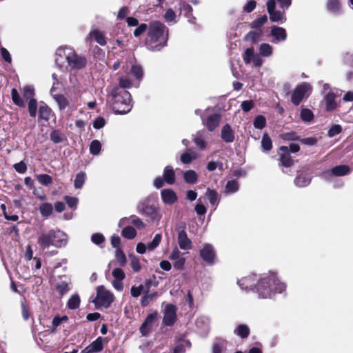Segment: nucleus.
Segmentation results:
<instances>
[{
    "label": "nucleus",
    "mask_w": 353,
    "mask_h": 353,
    "mask_svg": "<svg viewBox=\"0 0 353 353\" xmlns=\"http://www.w3.org/2000/svg\"><path fill=\"white\" fill-rule=\"evenodd\" d=\"M285 289V283L279 280L276 272L272 271L264 274L254 286V290L261 299H270L276 293H282Z\"/></svg>",
    "instance_id": "obj_1"
},
{
    "label": "nucleus",
    "mask_w": 353,
    "mask_h": 353,
    "mask_svg": "<svg viewBox=\"0 0 353 353\" xmlns=\"http://www.w3.org/2000/svg\"><path fill=\"white\" fill-rule=\"evenodd\" d=\"M168 29L161 22L155 21L150 23L145 46L152 51H159L167 43Z\"/></svg>",
    "instance_id": "obj_2"
},
{
    "label": "nucleus",
    "mask_w": 353,
    "mask_h": 353,
    "mask_svg": "<svg viewBox=\"0 0 353 353\" xmlns=\"http://www.w3.org/2000/svg\"><path fill=\"white\" fill-rule=\"evenodd\" d=\"M108 100L112 103L113 110L117 114L128 113L132 107L131 95L129 92L123 90L117 85L108 88Z\"/></svg>",
    "instance_id": "obj_3"
},
{
    "label": "nucleus",
    "mask_w": 353,
    "mask_h": 353,
    "mask_svg": "<svg viewBox=\"0 0 353 353\" xmlns=\"http://www.w3.org/2000/svg\"><path fill=\"white\" fill-rule=\"evenodd\" d=\"M56 63L61 65L65 61L66 68L70 70H81L85 67L86 59L79 55L73 48L68 46L60 47L57 50Z\"/></svg>",
    "instance_id": "obj_4"
},
{
    "label": "nucleus",
    "mask_w": 353,
    "mask_h": 353,
    "mask_svg": "<svg viewBox=\"0 0 353 353\" xmlns=\"http://www.w3.org/2000/svg\"><path fill=\"white\" fill-rule=\"evenodd\" d=\"M114 301L113 294L104 286H99L97 289V297L94 302L97 308L108 307Z\"/></svg>",
    "instance_id": "obj_5"
},
{
    "label": "nucleus",
    "mask_w": 353,
    "mask_h": 353,
    "mask_svg": "<svg viewBox=\"0 0 353 353\" xmlns=\"http://www.w3.org/2000/svg\"><path fill=\"white\" fill-rule=\"evenodd\" d=\"M312 86L308 83H302L297 85L291 96V101L294 105H298L303 100L307 98L312 92Z\"/></svg>",
    "instance_id": "obj_6"
},
{
    "label": "nucleus",
    "mask_w": 353,
    "mask_h": 353,
    "mask_svg": "<svg viewBox=\"0 0 353 353\" xmlns=\"http://www.w3.org/2000/svg\"><path fill=\"white\" fill-rule=\"evenodd\" d=\"M267 10L270 15V19L272 22L283 23L286 21L285 10H276L275 0H268L267 2Z\"/></svg>",
    "instance_id": "obj_7"
},
{
    "label": "nucleus",
    "mask_w": 353,
    "mask_h": 353,
    "mask_svg": "<svg viewBox=\"0 0 353 353\" xmlns=\"http://www.w3.org/2000/svg\"><path fill=\"white\" fill-rule=\"evenodd\" d=\"M350 169L348 165H340L327 170L321 173V176L326 181H331L333 176H343L350 173Z\"/></svg>",
    "instance_id": "obj_8"
},
{
    "label": "nucleus",
    "mask_w": 353,
    "mask_h": 353,
    "mask_svg": "<svg viewBox=\"0 0 353 353\" xmlns=\"http://www.w3.org/2000/svg\"><path fill=\"white\" fill-rule=\"evenodd\" d=\"M176 320V307L172 304L165 305L163 312V323L166 326L174 324Z\"/></svg>",
    "instance_id": "obj_9"
},
{
    "label": "nucleus",
    "mask_w": 353,
    "mask_h": 353,
    "mask_svg": "<svg viewBox=\"0 0 353 353\" xmlns=\"http://www.w3.org/2000/svg\"><path fill=\"white\" fill-rule=\"evenodd\" d=\"M54 242L52 230L42 232L39 234L37 243L41 250H45L50 245L54 247Z\"/></svg>",
    "instance_id": "obj_10"
},
{
    "label": "nucleus",
    "mask_w": 353,
    "mask_h": 353,
    "mask_svg": "<svg viewBox=\"0 0 353 353\" xmlns=\"http://www.w3.org/2000/svg\"><path fill=\"white\" fill-rule=\"evenodd\" d=\"M157 316L158 314L157 312L149 314L147 316L146 319H145L144 322L142 323L139 329L140 332L143 336H145L149 334L152 327V325L154 324L155 320L157 318Z\"/></svg>",
    "instance_id": "obj_11"
},
{
    "label": "nucleus",
    "mask_w": 353,
    "mask_h": 353,
    "mask_svg": "<svg viewBox=\"0 0 353 353\" xmlns=\"http://www.w3.org/2000/svg\"><path fill=\"white\" fill-rule=\"evenodd\" d=\"M201 257L206 263L212 264L214 262L216 254L215 251L210 244H205L200 250Z\"/></svg>",
    "instance_id": "obj_12"
},
{
    "label": "nucleus",
    "mask_w": 353,
    "mask_h": 353,
    "mask_svg": "<svg viewBox=\"0 0 353 353\" xmlns=\"http://www.w3.org/2000/svg\"><path fill=\"white\" fill-rule=\"evenodd\" d=\"M52 234L55 248H60L66 245L68 239L65 233L59 230H52Z\"/></svg>",
    "instance_id": "obj_13"
},
{
    "label": "nucleus",
    "mask_w": 353,
    "mask_h": 353,
    "mask_svg": "<svg viewBox=\"0 0 353 353\" xmlns=\"http://www.w3.org/2000/svg\"><path fill=\"white\" fill-rule=\"evenodd\" d=\"M221 121V117L219 114H213L210 115L205 120L202 118L203 125L207 129L212 132L219 125Z\"/></svg>",
    "instance_id": "obj_14"
},
{
    "label": "nucleus",
    "mask_w": 353,
    "mask_h": 353,
    "mask_svg": "<svg viewBox=\"0 0 353 353\" xmlns=\"http://www.w3.org/2000/svg\"><path fill=\"white\" fill-rule=\"evenodd\" d=\"M177 240L179 246L181 250H188L191 249L192 241L188 237L186 232L184 230L179 231Z\"/></svg>",
    "instance_id": "obj_15"
},
{
    "label": "nucleus",
    "mask_w": 353,
    "mask_h": 353,
    "mask_svg": "<svg viewBox=\"0 0 353 353\" xmlns=\"http://www.w3.org/2000/svg\"><path fill=\"white\" fill-rule=\"evenodd\" d=\"M195 325L200 334H205L210 330V319L207 316H199L196 319Z\"/></svg>",
    "instance_id": "obj_16"
},
{
    "label": "nucleus",
    "mask_w": 353,
    "mask_h": 353,
    "mask_svg": "<svg viewBox=\"0 0 353 353\" xmlns=\"http://www.w3.org/2000/svg\"><path fill=\"white\" fill-rule=\"evenodd\" d=\"M161 196L165 204L172 205L177 201L176 194L171 189H164L161 192Z\"/></svg>",
    "instance_id": "obj_17"
},
{
    "label": "nucleus",
    "mask_w": 353,
    "mask_h": 353,
    "mask_svg": "<svg viewBox=\"0 0 353 353\" xmlns=\"http://www.w3.org/2000/svg\"><path fill=\"white\" fill-rule=\"evenodd\" d=\"M92 38H94V40L97 42V43H99L100 46H103L107 43V39L105 37L104 34L97 29H93L90 32L89 34L86 38V41H88Z\"/></svg>",
    "instance_id": "obj_18"
},
{
    "label": "nucleus",
    "mask_w": 353,
    "mask_h": 353,
    "mask_svg": "<svg viewBox=\"0 0 353 353\" xmlns=\"http://www.w3.org/2000/svg\"><path fill=\"white\" fill-rule=\"evenodd\" d=\"M221 137L225 143H232L234 140V132L229 124L223 126L221 131Z\"/></svg>",
    "instance_id": "obj_19"
},
{
    "label": "nucleus",
    "mask_w": 353,
    "mask_h": 353,
    "mask_svg": "<svg viewBox=\"0 0 353 353\" xmlns=\"http://www.w3.org/2000/svg\"><path fill=\"white\" fill-rule=\"evenodd\" d=\"M271 35L274 38L275 43L284 41L286 40L287 34L283 28L273 26L271 28Z\"/></svg>",
    "instance_id": "obj_20"
},
{
    "label": "nucleus",
    "mask_w": 353,
    "mask_h": 353,
    "mask_svg": "<svg viewBox=\"0 0 353 353\" xmlns=\"http://www.w3.org/2000/svg\"><path fill=\"white\" fill-rule=\"evenodd\" d=\"M255 276H248L244 278H242L238 281V284L242 289L245 290H254V284Z\"/></svg>",
    "instance_id": "obj_21"
},
{
    "label": "nucleus",
    "mask_w": 353,
    "mask_h": 353,
    "mask_svg": "<svg viewBox=\"0 0 353 353\" xmlns=\"http://www.w3.org/2000/svg\"><path fill=\"white\" fill-rule=\"evenodd\" d=\"M324 100L325 101V108L327 111H332L336 108V95L332 91H329L325 95Z\"/></svg>",
    "instance_id": "obj_22"
},
{
    "label": "nucleus",
    "mask_w": 353,
    "mask_h": 353,
    "mask_svg": "<svg viewBox=\"0 0 353 353\" xmlns=\"http://www.w3.org/2000/svg\"><path fill=\"white\" fill-rule=\"evenodd\" d=\"M50 93H51L53 99L57 102L60 110L62 111V110H65L66 108V107L69 105V101L63 94H53V88H52V89H51Z\"/></svg>",
    "instance_id": "obj_23"
},
{
    "label": "nucleus",
    "mask_w": 353,
    "mask_h": 353,
    "mask_svg": "<svg viewBox=\"0 0 353 353\" xmlns=\"http://www.w3.org/2000/svg\"><path fill=\"white\" fill-rule=\"evenodd\" d=\"M163 178L164 181L169 185H172L175 182V172L172 166L167 165L164 168Z\"/></svg>",
    "instance_id": "obj_24"
},
{
    "label": "nucleus",
    "mask_w": 353,
    "mask_h": 353,
    "mask_svg": "<svg viewBox=\"0 0 353 353\" xmlns=\"http://www.w3.org/2000/svg\"><path fill=\"white\" fill-rule=\"evenodd\" d=\"M198 153L192 149H188L185 152L181 154L180 159L183 164L190 163L198 158Z\"/></svg>",
    "instance_id": "obj_25"
},
{
    "label": "nucleus",
    "mask_w": 353,
    "mask_h": 353,
    "mask_svg": "<svg viewBox=\"0 0 353 353\" xmlns=\"http://www.w3.org/2000/svg\"><path fill=\"white\" fill-rule=\"evenodd\" d=\"M142 215L148 216L152 221L159 222L161 218V214L159 210L155 206L152 205Z\"/></svg>",
    "instance_id": "obj_26"
},
{
    "label": "nucleus",
    "mask_w": 353,
    "mask_h": 353,
    "mask_svg": "<svg viewBox=\"0 0 353 353\" xmlns=\"http://www.w3.org/2000/svg\"><path fill=\"white\" fill-rule=\"evenodd\" d=\"M205 195L208 198L210 203L214 206V209H216L218 205L220 200L219 194L217 191L215 190H212L210 188H207Z\"/></svg>",
    "instance_id": "obj_27"
},
{
    "label": "nucleus",
    "mask_w": 353,
    "mask_h": 353,
    "mask_svg": "<svg viewBox=\"0 0 353 353\" xmlns=\"http://www.w3.org/2000/svg\"><path fill=\"white\" fill-rule=\"evenodd\" d=\"M311 177L305 173L299 174L294 179V184L297 187L303 188L310 183Z\"/></svg>",
    "instance_id": "obj_28"
},
{
    "label": "nucleus",
    "mask_w": 353,
    "mask_h": 353,
    "mask_svg": "<svg viewBox=\"0 0 353 353\" xmlns=\"http://www.w3.org/2000/svg\"><path fill=\"white\" fill-rule=\"evenodd\" d=\"M70 281L66 279L64 280H61L56 285V290L61 296H63V294H66L70 291Z\"/></svg>",
    "instance_id": "obj_29"
},
{
    "label": "nucleus",
    "mask_w": 353,
    "mask_h": 353,
    "mask_svg": "<svg viewBox=\"0 0 353 353\" xmlns=\"http://www.w3.org/2000/svg\"><path fill=\"white\" fill-rule=\"evenodd\" d=\"M183 179L185 183L194 184L197 182L198 175L194 170H188L184 172Z\"/></svg>",
    "instance_id": "obj_30"
},
{
    "label": "nucleus",
    "mask_w": 353,
    "mask_h": 353,
    "mask_svg": "<svg viewBox=\"0 0 353 353\" xmlns=\"http://www.w3.org/2000/svg\"><path fill=\"white\" fill-rule=\"evenodd\" d=\"M81 303L80 296L77 294H72L68 301L67 306L70 310L79 308Z\"/></svg>",
    "instance_id": "obj_31"
},
{
    "label": "nucleus",
    "mask_w": 353,
    "mask_h": 353,
    "mask_svg": "<svg viewBox=\"0 0 353 353\" xmlns=\"http://www.w3.org/2000/svg\"><path fill=\"white\" fill-rule=\"evenodd\" d=\"M121 235L127 239H133L137 236V231L132 226L126 225L123 228Z\"/></svg>",
    "instance_id": "obj_32"
},
{
    "label": "nucleus",
    "mask_w": 353,
    "mask_h": 353,
    "mask_svg": "<svg viewBox=\"0 0 353 353\" xmlns=\"http://www.w3.org/2000/svg\"><path fill=\"white\" fill-rule=\"evenodd\" d=\"M39 211L42 216L48 217L53 212V206L50 203H43L39 206Z\"/></svg>",
    "instance_id": "obj_33"
},
{
    "label": "nucleus",
    "mask_w": 353,
    "mask_h": 353,
    "mask_svg": "<svg viewBox=\"0 0 353 353\" xmlns=\"http://www.w3.org/2000/svg\"><path fill=\"white\" fill-rule=\"evenodd\" d=\"M234 334L243 339H245L250 334V329L248 325L241 324L234 330Z\"/></svg>",
    "instance_id": "obj_34"
},
{
    "label": "nucleus",
    "mask_w": 353,
    "mask_h": 353,
    "mask_svg": "<svg viewBox=\"0 0 353 353\" xmlns=\"http://www.w3.org/2000/svg\"><path fill=\"white\" fill-rule=\"evenodd\" d=\"M85 179H86V174L85 172H79L76 175L75 179H74V188L76 189H81L83 187V185L85 181Z\"/></svg>",
    "instance_id": "obj_35"
},
{
    "label": "nucleus",
    "mask_w": 353,
    "mask_h": 353,
    "mask_svg": "<svg viewBox=\"0 0 353 353\" xmlns=\"http://www.w3.org/2000/svg\"><path fill=\"white\" fill-rule=\"evenodd\" d=\"M259 52L263 57H270L272 54L273 48L270 44L264 43L260 45Z\"/></svg>",
    "instance_id": "obj_36"
},
{
    "label": "nucleus",
    "mask_w": 353,
    "mask_h": 353,
    "mask_svg": "<svg viewBox=\"0 0 353 353\" xmlns=\"http://www.w3.org/2000/svg\"><path fill=\"white\" fill-rule=\"evenodd\" d=\"M130 73L139 81L143 75V68L139 65L134 64L131 68Z\"/></svg>",
    "instance_id": "obj_37"
},
{
    "label": "nucleus",
    "mask_w": 353,
    "mask_h": 353,
    "mask_svg": "<svg viewBox=\"0 0 353 353\" xmlns=\"http://www.w3.org/2000/svg\"><path fill=\"white\" fill-rule=\"evenodd\" d=\"M261 147L264 151H270L272 147V140L267 133H264L261 140Z\"/></svg>",
    "instance_id": "obj_38"
},
{
    "label": "nucleus",
    "mask_w": 353,
    "mask_h": 353,
    "mask_svg": "<svg viewBox=\"0 0 353 353\" xmlns=\"http://www.w3.org/2000/svg\"><path fill=\"white\" fill-rule=\"evenodd\" d=\"M50 109L46 105H41L39 110L40 119L48 121L50 119Z\"/></svg>",
    "instance_id": "obj_39"
},
{
    "label": "nucleus",
    "mask_w": 353,
    "mask_h": 353,
    "mask_svg": "<svg viewBox=\"0 0 353 353\" xmlns=\"http://www.w3.org/2000/svg\"><path fill=\"white\" fill-rule=\"evenodd\" d=\"M194 142L199 150L205 149L206 142L200 132L197 133L196 137L194 139Z\"/></svg>",
    "instance_id": "obj_40"
},
{
    "label": "nucleus",
    "mask_w": 353,
    "mask_h": 353,
    "mask_svg": "<svg viewBox=\"0 0 353 353\" xmlns=\"http://www.w3.org/2000/svg\"><path fill=\"white\" fill-rule=\"evenodd\" d=\"M239 185L235 180H231L227 182L225 185L226 193H234L238 191Z\"/></svg>",
    "instance_id": "obj_41"
},
{
    "label": "nucleus",
    "mask_w": 353,
    "mask_h": 353,
    "mask_svg": "<svg viewBox=\"0 0 353 353\" xmlns=\"http://www.w3.org/2000/svg\"><path fill=\"white\" fill-rule=\"evenodd\" d=\"M101 149V144L98 140H93L90 145V152L93 155L99 154Z\"/></svg>",
    "instance_id": "obj_42"
},
{
    "label": "nucleus",
    "mask_w": 353,
    "mask_h": 353,
    "mask_svg": "<svg viewBox=\"0 0 353 353\" xmlns=\"http://www.w3.org/2000/svg\"><path fill=\"white\" fill-rule=\"evenodd\" d=\"M133 85V82L131 79L128 76H123L119 79V88L124 90L125 88H130Z\"/></svg>",
    "instance_id": "obj_43"
},
{
    "label": "nucleus",
    "mask_w": 353,
    "mask_h": 353,
    "mask_svg": "<svg viewBox=\"0 0 353 353\" xmlns=\"http://www.w3.org/2000/svg\"><path fill=\"white\" fill-rule=\"evenodd\" d=\"M103 339L101 337H98L95 341H94L90 345V348L92 350L93 352H98L101 351L103 347Z\"/></svg>",
    "instance_id": "obj_44"
},
{
    "label": "nucleus",
    "mask_w": 353,
    "mask_h": 353,
    "mask_svg": "<svg viewBox=\"0 0 353 353\" xmlns=\"http://www.w3.org/2000/svg\"><path fill=\"white\" fill-rule=\"evenodd\" d=\"M12 99L14 103L19 107H24L25 103L23 99L21 98L17 90L13 88L11 91Z\"/></svg>",
    "instance_id": "obj_45"
},
{
    "label": "nucleus",
    "mask_w": 353,
    "mask_h": 353,
    "mask_svg": "<svg viewBox=\"0 0 353 353\" xmlns=\"http://www.w3.org/2000/svg\"><path fill=\"white\" fill-rule=\"evenodd\" d=\"M268 21L266 15H263L255 19L250 25L252 28L260 29Z\"/></svg>",
    "instance_id": "obj_46"
},
{
    "label": "nucleus",
    "mask_w": 353,
    "mask_h": 353,
    "mask_svg": "<svg viewBox=\"0 0 353 353\" xmlns=\"http://www.w3.org/2000/svg\"><path fill=\"white\" fill-rule=\"evenodd\" d=\"M327 9L334 13H339L340 11V3L339 0H328L327 3Z\"/></svg>",
    "instance_id": "obj_47"
},
{
    "label": "nucleus",
    "mask_w": 353,
    "mask_h": 353,
    "mask_svg": "<svg viewBox=\"0 0 353 353\" xmlns=\"http://www.w3.org/2000/svg\"><path fill=\"white\" fill-rule=\"evenodd\" d=\"M261 33H262V31L261 30L258 32L257 31H250L246 34L245 39L248 41H250L252 43H256L258 41Z\"/></svg>",
    "instance_id": "obj_48"
},
{
    "label": "nucleus",
    "mask_w": 353,
    "mask_h": 353,
    "mask_svg": "<svg viewBox=\"0 0 353 353\" xmlns=\"http://www.w3.org/2000/svg\"><path fill=\"white\" fill-rule=\"evenodd\" d=\"M38 181L43 185L48 186L52 182V177L46 174H41L37 176Z\"/></svg>",
    "instance_id": "obj_49"
},
{
    "label": "nucleus",
    "mask_w": 353,
    "mask_h": 353,
    "mask_svg": "<svg viewBox=\"0 0 353 353\" xmlns=\"http://www.w3.org/2000/svg\"><path fill=\"white\" fill-rule=\"evenodd\" d=\"M300 149V147L298 144L292 143L289 147L288 146H281L279 150L285 154H289L290 152L295 153L298 152Z\"/></svg>",
    "instance_id": "obj_50"
},
{
    "label": "nucleus",
    "mask_w": 353,
    "mask_h": 353,
    "mask_svg": "<svg viewBox=\"0 0 353 353\" xmlns=\"http://www.w3.org/2000/svg\"><path fill=\"white\" fill-rule=\"evenodd\" d=\"M28 111L32 117H35L37 112V101L35 99H30L28 102Z\"/></svg>",
    "instance_id": "obj_51"
},
{
    "label": "nucleus",
    "mask_w": 353,
    "mask_h": 353,
    "mask_svg": "<svg viewBox=\"0 0 353 353\" xmlns=\"http://www.w3.org/2000/svg\"><path fill=\"white\" fill-rule=\"evenodd\" d=\"M281 163L283 166L289 168L293 165V160L290 156V154L283 153L281 155Z\"/></svg>",
    "instance_id": "obj_52"
},
{
    "label": "nucleus",
    "mask_w": 353,
    "mask_h": 353,
    "mask_svg": "<svg viewBox=\"0 0 353 353\" xmlns=\"http://www.w3.org/2000/svg\"><path fill=\"white\" fill-rule=\"evenodd\" d=\"M151 196L147 197L143 202L140 203L137 206L138 212L141 214L144 213L150 207H152V205H149V201Z\"/></svg>",
    "instance_id": "obj_53"
},
{
    "label": "nucleus",
    "mask_w": 353,
    "mask_h": 353,
    "mask_svg": "<svg viewBox=\"0 0 353 353\" xmlns=\"http://www.w3.org/2000/svg\"><path fill=\"white\" fill-rule=\"evenodd\" d=\"M130 223L139 230L143 229L145 226L143 221L135 215L130 216Z\"/></svg>",
    "instance_id": "obj_54"
},
{
    "label": "nucleus",
    "mask_w": 353,
    "mask_h": 353,
    "mask_svg": "<svg viewBox=\"0 0 353 353\" xmlns=\"http://www.w3.org/2000/svg\"><path fill=\"white\" fill-rule=\"evenodd\" d=\"M161 241V235L160 234H157L152 242L148 243L147 249L148 250H154L160 243Z\"/></svg>",
    "instance_id": "obj_55"
},
{
    "label": "nucleus",
    "mask_w": 353,
    "mask_h": 353,
    "mask_svg": "<svg viewBox=\"0 0 353 353\" xmlns=\"http://www.w3.org/2000/svg\"><path fill=\"white\" fill-rule=\"evenodd\" d=\"M266 124L265 119L262 115H258L254 120V126L256 129H263Z\"/></svg>",
    "instance_id": "obj_56"
},
{
    "label": "nucleus",
    "mask_w": 353,
    "mask_h": 353,
    "mask_svg": "<svg viewBox=\"0 0 353 353\" xmlns=\"http://www.w3.org/2000/svg\"><path fill=\"white\" fill-rule=\"evenodd\" d=\"M255 56L253 48H247L243 54V60L245 63H250Z\"/></svg>",
    "instance_id": "obj_57"
},
{
    "label": "nucleus",
    "mask_w": 353,
    "mask_h": 353,
    "mask_svg": "<svg viewBox=\"0 0 353 353\" xmlns=\"http://www.w3.org/2000/svg\"><path fill=\"white\" fill-rule=\"evenodd\" d=\"M301 118L304 121H310L313 119V113L310 110L304 108L301 112Z\"/></svg>",
    "instance_id": "obj_58"
},
{
    "label": "nucleus",
    "mask_w": 353,
    "mask_h": 353,
    "mask_svg": "<svg viewBox=\"0 0 353 353\" xmlns=\"http://www.w3.org/2000/svg\"><path fill=\"white\" fill-rule=\"evenodd\" d=\"M157 293L147 294L141 298V304L143 307H146L153 301Z\"/></svg>",
    "instance_id": "obj_59"
},
{
    "label": "nucleus",
    "mask_w": 353,
    "mask_h": 353,
    "mask_svg": "<svg viewBox=\"0 0 353 353\" xmlns=\"http://www.w3.org/2000/svg\"><path fill=\"white\" fill-rule=\"evenodd\" d=\"M50 139L55 143H59L63 141V136L58 130L52 131L50 134Z\"/></svg>",
    "instance_id": "obj_60"
},
{
    "label": "nucleus",
    "mask_w": 353,
    "mask_h": 353,
    "mask_svg": "<svg viewBox=\"0 0 353 353\" xmlns=\"http://www.w3.org/2000/svg\"><path fill=\"white\" fill-rule=\"evenodd\" d=\"M112 274L114 277V279L123 280L125 277V272L122 269L119 268H114L112 270Z\"/></svg>",
    "instance_id": "obj_61"
},
{
    "label": "nucleus",
    "mask_w": 353,
    "mask_h": 353,
    "mask_svg": "<svg viewBox=\"0 0 353 353\" xmlns=\"http://www.w3.org/2000/svg\"><path fill=\"white\" fill-rule=\"evenodd\" d=\"M23 97L27 99L30 100V99H33L32 98V97L34 95L33 87H32L30 85L24 86L23 88Z\"/></svg>",
    "instance_id": "obj_62"
},
{
    "label": "nucleus",
    "mask_w": 353,
    "mask_h": 353,
    "mask_svg": "<svg viewBox=\"0 0 353 353\" xmlns=\"http://www.w3.org/2000/svg\"><path fill=\"white\" fill-rule=\"evenodd\" d=\"M144 290V286L140 285L139 286H132L130 290L131 296L133 297H138Z\"/></svg>",
    "instance_id": "obj_63"
},
{
    "label": "nucleus",
    "mask_w": 353,
    "mask_h": 353,
    "mask_svg": "<svg viewBox=\"0 0 353 353\" xmlns=\"http://www.w3.org/2000/svg\"><path fill=\"white\" fill-rule=\"evenodd\" d=\"M106 123L105 119L102 117H97L93 121V127L95 129L99 130L102 128Z\"/></svg>",
    "instance_id": "obj_64"
}]
</instances>
